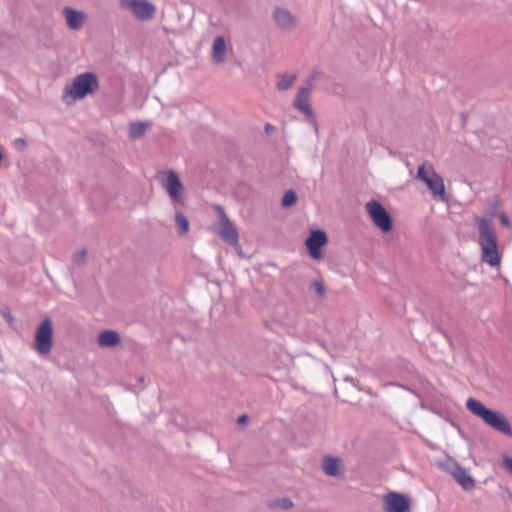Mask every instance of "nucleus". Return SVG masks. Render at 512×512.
Listing matches in <instances>:
<instances>
[{
	"mask_svg": "<svg viewBox=\"0 0 512 512\" xmlns=\"http://www.w3.org/2000/svg\"><path fill=\"white\" fill-rule=\"evenodd\" d=\"M297 201L296 192L292 189L287 190L281 200V206L283 208H288L294 205Z\"/></svg>",
	"mask_w": 512,
	"mask_h": 512,
	"instance_id": "nucleus-22",
	"label": "nucleus"
},
{
	"mask_svg": "<svg viewBox=\"0 0 512 512\" xmlns=\"http://www.w3.org/2000/svg\"><path fill=\"white\" fill-rule=\"evenodd\" d=\"M311 288L314 289L319 298H323L325 296V287L322 280H315L311 283Z\"/></svg>",
	"mask_w": 512,
	"mask_h": 512,
	"instance_id": "nucleus-23",
	"label": "nucleus"
},
{
	"mask_svg": "<svg viewBox=\"0 0 512 512\" xmlns=\"http://www.w3.org/2000/svg\"><path fill=\"white\" fill-rule=\"evenodd\" d=\"M504 465L506 469L512 474V458H505L504 459Z\"/></svg>",
	"mask_w": 512,
	"mask_h": 512,
	"instance_id": "nucleus-30",
	"label": "nucleus"
},
{
	"mask_svg": "<svg viewBox=\"0 0 512 512\" xmlns=\"http://www.w3.org/2000/svg\"><path fill=\"white\" fill-rule=\"evenodd\" d=\"M248 419H249V417H248V415H247V414H242L241 416H239V418H238L237 422H238V424H240V425H241V424H246V423L248 422Z\"/></svg>",
	"mask_w": 512,
	"mask_h": 512,
	"instance_id": "nucleus-31",
	"label": "nucleus"
},
{
	"mask_svg": "<svg viewBox=\"0 0 512 512\" xmlns=\"http://www.w3.org/2000/svg\"><path fill=\"white\" fill-rule=\"evenodd\" d=\"M226 42L223 36H217L212 46V56L216 63H222L225 60Z\"/></svg>",
	"mask_w": 512,
	"mask_h": 512,
	"instance_id": "nucleus-18",
	"label": "nucleus"
},
{
	"mask_svg": "<svg viewBox=\"0 0 512 512\" xmlns=\"http://www.w3.org/2000/svg\"><path fill=\"white\" fill-rule=\"evenodd\" d=\"M146 130V124L144 122L132 123L129 128L130 138L136 139L141 137Z\"/></svg>",
	"mask_w": 512,
	"mask_h": 512,
	"instance_id": "nucleus-21",
	"label": "nucleus"
},
{
	"mask_svg": "<svg viewBox=\"0 0 512 512\" xmlns=\"http://www.w3.org/2000/svg\"><path fill=\"white\" fill-rule=\"evenodd\" d=\"M159 180L162 187L173 201L184 204V186L175 171L168 170L167 172H161L159 174Z\"/></svg>",
	"mask_w": 512,
	"mask_h": 512,
	"instance_id": "nucleus-6",
	"label": "nucleus"
},
{
	"mask_svg": "<svg viewBox=\"0 0 512 512\" xmlns=\"http://www.w3.org/2000/svg\"><path fill=\"white\" fill-rule=\"evenodd\" d=\"M316 77L317 72H314L311 78L306 81L305 85L299 88L293 102V106L308 117H313V110L309 104V98L313 88V81Z\"/></svg>",
	"mask_w": 512,
	"mask_h": 512,
	"instance_id": "nucleus-9",
	"label": "nucleus"
},
{
	"mask_svg": "<svg viewBox=\"0 0 512 512\" xmlns=\"http://www.w3.org/2000/svg\"><path fill=\"white\" fill-rule=\"evenodd\" d=\"M297 76L295 74H286L278 77L277 88L279 90L289 89L296 81Z\"/></svg>",
	"mask_w": 512,
	"mask_h": 512,
	"instance_id": "nucleus-19",
	"label": "nucleus"
},
{
	"mask_svg": "<svg viewBox=\"0 0 512 512\" xmlns=\"http://www.w3.org/2000/svg\"><path fill=\"white\" fill-rule=\"evenodd\" d=\"M466 408L489 427L512 438V427L503 413L486 407L481 401L473 397L467 399Z\"/></svg>",
	"mask_w": 512,
	"mask_h": 512,
	"instance_id": "nucleus-1",
	"label": "nucleus"
},
{
	"mask_svg": "<svg viewBox=\"0 0 512 512\" xmlns=\"http://www.w3.org/2000/svg\"><path fill=\"white\" fill-rule=\"evenodd\" d=\"M478 231L482 261L491 267L499 266L500 256L495 227L486 218H480L478 220Z\"/></svg>",
	"mask_w": 512,
	"mask_h": 512,
	"instance_id": "nucleus-2",
	"label": "nucleus"
},
{
	"mask_svg": "<svg viewBox=\"0 0 512 512\" xmlns=\"http://www.w3.org/2000/svg\"><path fill=\"white\" fill-rule=\"evenodd\" d=\"M366 211L374 225L382 232L387 233L392 230V217L380 202L370 200L366 203Z\"/></svg>",
	"mask_w": 512,
	"mask_h": 512,
	"instance_id": "nucleus-7",
	"label": "nucleus"
},
{
	"mask_svg": "<svg viewBox=\"0 0 512 512\" xmlns=\"http://www.w3.org/2000/svg\"><path fill=\"white\" fill-rule=\"evenodd\" d=\"M213 208L216 211L219 218L218 228L216 229V232L227 244L231 246L237 245L239 241L238 231L235 225L227 216L224 208L219 204H214Z\"/></svg>",
	"mask_w": 512,
	"mask_h": 512,
	"instance_id": "nucleus-4",
	"label": "nucleus"
},
{
	"mask_svg": "<svg viewBox=\"0 0 512 512\" xmlns=\"http://www.w3.org/2000/svg\"><path fill=\"white\" fill-rule=\"evenodd\" d=\"M275 504L284 510L290 509L293 506V503L289 498L277 499Z\"/></svg>",
	"mask_w": 512,
	"mask_h": 512,
	"instance_id": "nucleus-24",
	"label": "nucleus"
},
{
	"mask_svg": "<svg viewBox=\"0 0 512 512\" xmlns=\"http://www.w3.org/2000/svg\"><path fill=\"white\" fill-rule=\"evenodd\" d=\"M273 128V126L271 124H267L265 129L268 131V130H271Z\"/></svg>",
	"mask_w": 512,
	"mask_h": 512,
	"instance_id": "nucleus-32",
	"label": "nucleus"
},
{
	"mask_svg": "<svg viewBox=\"0 0 512 512\" xmlns=\"http://www.w3.org/2000/svg\"><path fill=\"white\" fill-rule=\"evenodd\" d=\"M175 223L179 229L180 235H184L189 231L188 218L182 212H176Z\"/></svg>",
	"mask_w": 512,
	"mask_h": 512,
	"instance_id": "nucleus-20",
	"label": "nucleus"
},
{
	"mask_svg": "<svg viewBox=\"0 0 512 512\" xmlns=\"http://www.w3.org/2000/svg\"><path fill=\"white\" fill-rule=\"evenodd\" d=\"M327 235L323 230H313L306 239L305 244L309 255L314 260H320L323 257L321 247L327 243Z\"/></svg>",
	"mask_w": 512,
	"mask_h": 512,
	"instance_id": "nucleus-12",
	"label": "nucleus"
},
{
	"mask_svg": "<svg viewBox=\"0 0 512 512\" xmlns=\"http://www.w3.org/2000/svg\"><path fill=\"white\" fill-rule=\"evenodd\" d=\"M500 222L505 227H508L510 225V219L505 213H502L500 215Z\"/></svg>",
	"mask_w": 512,
	"mask_h": 512,
	"instance_id": "nucleus-28",
	"label": "nucleus"
},
{
	"mask_svg": "<svg viewBox=\"0 0 512 512\" xmlns=\"http://www.w3.org/2000/svg\"><path fill=\"white\" fill-rule=\"evenodd\" d=\"M449 472L453 476V478L456 480V482L464 489V490H471L474 485V479L466 469L458 465L457 463L453 464V467L449 469Z\"/></svg>",
	"mask_w": 512,
	"mask_h": 512,
	"instance_id": "nucleus-14",
	"label": "nucleus"
},
{
	"mask_svg": "<svg viewBox=\"0 0 512 512\" xmlns=\"http://www.w3.org/2000/svg\"><path fill=\"white\" fill-rule=\"evenodd\" d=\"M383 509L385 512H410V500L400 493L390 492L384 496Z\"/></svg>",
	"mask_w": 512,
	"mask_h": 512,
	"instance_id": "nucleus-11",
	"label": "nucleus"
},
{
	"mask_svg": "<svg viewBox=\"0 0 512 512\" xmlns=\"http://www.w3.org/2000/svg\"><path fill=\"white\" fill-rule=\"evenodd\" d=\"M273 20L282 30H292L297 26V18L287 9L276 7L273 11Z\"/></svg>",
	"mask_w": 512,
	"mask_h": 512,
	"instance_id": "nucleus-13",
	"label": "nucleus"
},
{
	"mask_svg": "<svg viewBox=\"0 0 512 512\" xmlns=\"http://www.w3.org/2000/svg\"><path fill=\"white\" fill-rule=\"evenodd\" d=\"M13 146L15 149H17L19 151H23V150H25V148L27 146V142L24 138H16L13 141Z\"/></svg>",
	"mask_w": 512,
	"mask_h": 512,
	"instance_id": "nucleus-26",
	"label": "nucleus"
},
{
	"mask_svg": "<svg viewBox=\"0 0 512 512\" xmlns=\"http://www.w3.org/2000/svg\"><path fill=\"white\" fill-rule=\"evenodd\" d=\"M121 341L120 335L114 330H104L99 333L97 343L100 347L110 348L117 346Z\"/></svg>",
	"mask_w": 512,
	"mask_h": 512,
	"instance_id": "nucleus-16",
	"label": "nucleus"
},
{
	"mask_svg": "<svg viewBox=\"0 0 512 512\" xmlns=\"http://www.w3.org/2000/svg\"><path fill=\"white\" fill-rule=\"evenodd\" d=\"M87 251L85 249L78 251L74 255V261L78 265H82L85 262Z\"/></svg>",
	"mask_w": 512,
	"mask_h": 512,
	"instance_id": "nucleus-25",
	"label": "nucleus"
},
{
	"mask_svg": "<svg viewBox=\"0 0 512 512\" xmlns=\"http://www.w3.org/2000/svg\"><path fill=\"white\" fill-rule=\"evenodd\" d=\"M1 314L3 315V317L5 319H7L8 322H12L13 321V318L9 312V310L7 308H4L1 310Z\"/></svg>",
	"mask_w": 512,
	"mask_h": 512,
	"instance_id": "nucleus-29",
	"label": "nucleus"
},
{
	"mask_svg": "<svg viewBox=\"0 0 512 512\" xmlns=\"http://www.w3.org/2000/svg\"><path fill=\"white\" fill-rule=\"evenodd\" d=\"M387 385L400 387V388L405 389L413 394H416V392L412 388H410L404 384L398 383V382H391V383H388Z\"/></svg>",
	"mask_w": 512,
	"mask_h": 512,
	"instance_id": "nucleus-27",
	"label": "nucleus"
},
{
	"mask_svg": "<svg viewBox=\"0 0 512 512\" xmlns=\"http://www.w3.org/2000/svg\"><path fill=\"white\" fill-rule=\"evenodd\" d=\"M63 14L65 16L67 26L71 30L78 31L82 28L86 19V14L84 12L78 11L71 7H65L63 9Z\"/></svg>",
	"mask_w": 512,
	"mask_h": 512,
	"instance_id": "nucleus-15",
	"label": "nucleus"
},
{
	"mask_svg": "<svg viewBox=\"0 0 512 512\" xmlns=\"http://www.w3.org/2000/svg\"><path fill=\"white\" fill-rule=\"evenodd\" d=\"M53 345V328L49 318H45L37 327L34 349L41 355L50 353Z\"/></svg>",
	"mask_w": 512,
	"mask_h": 512,
	"instance_id": "nucleus-8",
	"label": "nucleus"
},
{
	"mask_svg": "<svg viewBox=\"0 0 512 512\" xmlns=\"http://www.w3.org/2000/svg\"><path fill=\"white\" fill-rule=\"evenodd\" d=\"M322 468L326 475L338 477L341 474L339 469V459L332 456H325L322 460Z\"/></svg>",
	"mask_w": 512,
	"mask_h": 512,
	"instance_id": "nucleus-17",
	"label": "nucleus"
},
{
	"mask_svg": "<svg viewBox=\"0 0 512 512\" xmlns=\"http://www.w3.org/2000/svg\"><path fill=\"white\" fill-rule=\"evenodd\" d=\"M417 178L423 181L434 196H439L441 200H445V186L443 178L436 173L432 166L428 168L422 165L418 168Z\"/></svg>",
	"mask_w": 512,
	"mask_h": 512,
	"instance_id": "nucleus-5",
	"label": "nucleus"
},
{
	"mask_svg": "<svg viewBox=\"0 0 512 512\" xmlns=\"http://www.w3.org/2000/svg\"><path fill=\"white\" fill-rule=\"evenodd\" d=\"M98 87L99 81L96 74L93 72H84L77 75L71 85L65 87L62 99L66 103H69V98L72 101L80 100L93 94Z\"/></svg>",
	"mask_w": 512,
	"mask_h": 512,
	"instance_id": "nucleus-3",
	"label": "nucleus"
},
{
	"mask_svg": "<svg viewBox=\"0 0 512 512\" xmlns=\"http://www.w3.org/2000/svg\"><path fill=\"white\" fill-rule=\"evenodd\" d=\"M121 6L131 10L140 20L151 19L155 14V6L147 0H121Z\"/></svg>",
	"mask_w": 512,
	"mask_h": 512,
	"instance_id": "nucleus-10",
	"label": "nucleus"
}]
</instances>
